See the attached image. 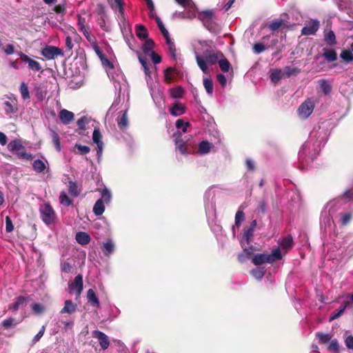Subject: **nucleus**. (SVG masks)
Listing matches in <instances>:
<instances>
[{"mask_svg":"<svg viewBox=\"0 0 353 353\" xmlns=\"http://www.w3.org/2000/svg\"><path fill=\"white\" fill-rule=\"evenodd\" d=\"M221 57H223L222 52H214L213 50H206L203 52V56H196V61L202 72L205 74H208L210 72V70L207 64L214 65L216 63L219 58Z\"/></svg>","mask_w":353,"mask_h":353,"instance_id":"f257e3e1","label":"nucleus"},{"mask_svg":"<svg viewBox=\"0 0 353 353\" xmlns=\"http://www.w3.org/2000/svg\"><path fill=\"white\" fill-rule=\"evenodd\" d=\"M281 259L282 255L281 251L279 248H276L273 250L270 254L261 253L254 255L252 259V262L255 265H261L264 263H272Z\"/></svg>","mask_w":353,"mask_h":353,"instance_id":"f03ea898","label":"nucleus"},{"mask_svg":"<svg viewBox=\"0 0 353 353\" xmlns=\"http://www.w3.org/2000/svg\"><path fill=\"white\" fill-rule=\"evenodd\" d=\"M39 213L42 221L48 225L55 222L57 219L56 213L50 203H46L39 208Z\"/></svg>","mask_w":353,"mask_h":353,"instance_id":"7ed1b4c3","label":"nucleus"},{"mask_svg":"<svg viewBox=\"0 0 353 353\" xmlns=\"http://www.w3.org/2000/svg\"><path fill=\"white\" fill-rule=\"evenodd\" d=\"M314 108V101L311 99H307L300 105L298 112L301 117L305 119L312 113Z\"/></svg>","mask_w":353,"mask_h":353,"instance_id":"20e7f679","label":"nucleus"},{"mask_svg":"<svg viewBox=\"0 0 353 353\" xmlns=\"http://www.w3.org/2000/svg\"><path fill=\"white\" fill-rule=\"evenodd\" d=\"M41 54L47 59H53L55 57L63 56L61 49L54 46H48L41 50Z\"/></svg>","mask_w":353,"mask_h":353,"instance_id":"39448f33","label":"nucleus"},{"mask_svg":"<svg viewBox=\"0 0 353 353\" xmlns=\"http://www.w3.org/2000/svg\"><path fill=\"white\" fill-rule=\"evenodd\" d=\"M214 17V10H205L201 11L198 14V18L201 20L203 25L211 31V28L210 27L211 24L212 20Z\"/></svg>","mask_w":353,"mask_h":353,"instance_id":"423d86ee","label":"nucleus"},{"mask_svg":"<svg viewBox=\"0 0 353 353\" xmlns=\"http://www.w3.org/2000/svg\"><path fill=\"white\" fill-rule=\"evenodd\" d=\"M78 26L79 30L83 33V36L89 42H92L95 37L91 34L90 28L85 25V19L78 16Z\"/></svg>","mask_w":353,"mask_h":353,"instance_id":"0eeeda50","label":"nucleus"},{"mask_svg":"<svg viewBox=\"0 0 353 353\" xmlns=\"http://www.w3.org/2000/svg\"><path fill=\"white\" fill-rule=\"evenodd\" d=\"M30 296H19L15 299L13 303L8 305V310L17 312L19 308L24 307L30 301Z\"/></svg>","mask_w":353,"mask_h":353,"instance_id":"6e6552de","label":"nucleus"},{"mask_svg":"<svg viewBox=\"0 0 353 353\" xmlns=\"http://www.w3.org/2000/svg\"><path fill=\"white\" fill-rule=\"evenodd\" d=\"M319 28V21L317 20H312L305 25L301 30L303 35L315 34Z\"/></svg>","mask_w":353,"mask_h":353,"instance_id":"1a4fd4ad","label":"nucleus"},{"mask_svg":"<svg viewBox=\"0 0 353 353\" xmlns=\"http://www.w3.org/2000/svg\"><path fill=\"white\" fill-rule=\"evenodd\" d=\"M92 336L99 340L100 346L102 350H105L108 348L110 345V341L108 336L99 330H94L92 332Z\"/></svg>","mask_w":353,"mask_h":353,"instance_id":"9d476101","label":"nucleus"},{"mask_svg":"<svg viewBox=\"0 0 353 353\" xmlns=\"http://www.w3.org/2000/svg\"><path fill=\"white\" fill-rule=\"evenodd\" d=\"M18 54L19 55L20 59L23 61L28 63V68L30 70H32L37 71V72L41 70V66L38 61L30 59L28 55L23 53L22 52H18Z\"/></svg>","mask_w":353,"mask_h":353,"instance_id":"9b49d317","label":"nucleus"},{"mask_svg":"<svg viewBox=\"0 0 353 353\" xmlns=\"http://www.w3.org/2000/svg\"><path fill=\"white\" fill-rule=\"evenodd\" d=\"M71 290L76 291L77 296H80L83 289V276L81 274H78L75 276L73 282L69 285Z\"/></svg>","mask_w":353,"mask_h":353,"instance_id":"f8f14e48","label":"nucleus"},{"mask_svg":"<svg viewBox=\"0 0 353 353\" xmlns=\"http://www.w3.org/2000/svg\"><path fill=\"white\" fill-rule=\"evenodd\" d=\"M59 117L63 124L68 125L74 120V114L72 112L63 109L59 112Z\"/></svg>","mask_w":353,"mask_h":353,"instance_id":"ddd939ff","label":"nucleus"},{"mask_svg":"<svg viewBox=\"0 0 353 353\" xmlns=\"http://www.w3.org/2000/svg\"><path fill=\"white\" fill-rule=\"evenodd\" d=\"M121 115L117 118V125L122 131L127 129L128 126V111H121Z\"/></svg>","mask_w":353,"mask_h":353,"instance_id":"4468645a","label":"nucleus"},{"mask_svg":"<svg viewBox=\"0 0 353 353\" xmlns=\"http://www.w3.org/2000/svg\"><path fill=\"white\" fill-rule=\"evenodd\" d=\"M350 305L349 301H345L336 310H334L329 318V321L331 322L339 318L345 312L346 307Z\"/></svg>","mask_w":353,"mask_h":353,"instance_id":"2eb2a0df","label":"nucleus"},{"mask_svg":"<svg viewBox=\"0 0 353 353\" xmlns=\"http://www.w3.org/2000/svg\"><path fill=\"white\" fill-rule=\"evenodd\" d=\"M185 112V106L181 103H174L170 108V114L174 117L183 114Z\"/></svg>","mask_w":353,"mask_h":353,"instance_id":"dca6fc26","label":"nucleus"},{"mask_svg":"<svg viewBox=\"0 0 353 353\" xmlns=\"http://www.w3.org/2000/svg\"><path fill=\"white\" fill-rule=\"evenodd\" d=\"M175 144L176 145L177 149L181 152V154H188L190 152L188 151L187 143L184 142L183 140L181 139V133H179L177 137L176 138Z\"/></svg>","mask_w":353,"mask_h":353,"instance_id":"f3484780","label":"nucleus"},{"mask_svg":"<svg viewBox=\"0 0 353 353\" xmlns=\"http://www.w3.org/2000/svg\"><path fill=\"white\" fill-rule=\"evenodd\" d=\"M76 241L78 243H79L81 245H88L90 241V235L84 232H79L76 234L75 236Z\"/></svg>","mask_w":353,"mask_h":353,"instance_id":"a211bd4d","label":"nucleus"},{"mask_svg":"<svg viewBox=\"0 0 353 353\" xmlns=\"http://www.w3.org/2000/svg\"><path fill=\"white\" fill-rule=\"evenodd\" d=\"M92 140L93 142L97 145L99 152H101L103 143L102 141V135L99 128H95L92 134Z\"/></svg>","mask_w":353,"mask_h":353,"instance_id":"6ab92c4d","label":"nucleus"},{"mask_svg":"<svg viewBox=\"0 0 353 353\" xmlns=\"http://www.w3.org/2000/svg\"><path fill=\"white\" fill-rule=\"evenodd\" d=\"M87 299L88 303L94 307H99L100 303L99 301L92 289H89L87 292Z\"/></svg>","mask_w":353,"mask_h":353,"instance_id":"aec40b11","label":"nucleus"},{"mask_svg":"<svg viewBox=\"0 0 353 353\" xmlns=\"http://www.w3.org/2000/svg\"><path fill=\"white\" fill-rule=\"evenodd\" d=\"M111 6L112 9L119 10L118 17L121 21H124L125 16L123 0H114V2Z\"/></svg>","mask_w":353,"mask_h":353,"instance_id":"412c9836","label":"nucleus"},{"mask_svg":"<svg viewBox=\"0 0 353 353\" xmlns=\"http://www.w3.org/2000/svg\"><path fill=\"white\" fill-rule=\"evenodd\" d=\"M92 210L96 216H101L103 214L105 210V205L102 199H99L96 201Z\"/></svg>","mask_w":353,"mask_h":353,"instance_id":"4be33fe9","label":"nucleus"},{"mask_svg":"<svg viewBox=\"0 0 353 353\" xmlns=\"http://www.w3.org/2000/svg\"><path fill=\"white\" fill-rule=\"evenodd\" d=\"M319 85L325 95H327L332 92V86L327 79H320L319 81Z\"/></svg>","mask_w":353,"mask_h":353,"instance_id":"5701e85b","label":"nucleus"},{"mask_svg":"<svg viewBox=\"0 0 353 353\" xmlns=\"http://www.w3.org/2000/svg\"><path fill=\"white\" fill-rule=\"evenodd\" d=\"M77 310V305L74 304L71 300H66L65 301V305L61 310V314L68 313L72 314Z\"/></svg>","mask_w":353,"mask_h":353,"instance_id":"b1692460","label":"nucleus"},{"mask_svg":"<svg viewBox=\"0 0 353 353\" xmlns=\"http://www.w3.org/2000/svg\"><path fill=\"white\" fill-rule=\"evenodd\" d=\"M68 188V193L70 194L71 196L77 197L80 194L81 190L75 181H69Z\"/></svg>","mask_w":353,"mask_h":353,"instance_id":"393cba45","label":"nucleus"},{"mask_svg":"<svg viewBox=\"0 0 353 353\" xmlns=\"http://www.w3.org/2000/svg\"><path fill=\"white\" fill-rule=\"evenodd\" d=\"M284 78H289L292 76H296L301 72V69L296 67L285 66L283 68Z\"/></svg>","mask_w":353,"mask_h":353,"instance_id":"a878e982","label":"nucleus"},{"mask_svg":"<svg viewBox=\"0 0 353 353\" xmlns=\"http://www.w3.org/2000/svg\"><path fill=\"white\" fill-rule=\"evenodd\" d=\"M114 250V245L111 239H108L103 243L102 251L105 256H109L113 253Z\"/></svg>","mask_w":353,"mask_h":353,"instance_id":"bb28decb","label":"nucleus"},{"mask_svg":"<svg viewBox=\"0 0 353 353\" xmlns=\"http://www.w3.org/2000/svg\"><path fill=\"white\" fill-rule=\"evenodd\" d=\"M59 202L61 205L68 207L72 205V200L68 196L65 191H61L59 197Z\"/></svg>","mask_w":353,"mask_h":353,"instance_id":"cd10ccee","label":"nucleus"},{"mask_svg":"<svg viewBox=\"0 0 353 353\" xmlns=\"http://www.w3.org/2000/svg\"><path fill=\"white\" fill-rule=\"evenodd\" d=\"M282 78H284V74L281 69H275L270 74L271 81L274 83H278Z\"/></svg>","mask_w":353,"mask_h":353,"instance_id":"c85d7f7f","label":"nucleus"},{"mask_svg":"<svg viewBox=\"0 0 353 353\" xmlns=\"http://www.w3.org/2000/svg\"><path fill=\"white\" fill-rule=\"evenodd\" d=\"M324 52L323 57L330 62L334 61L337 59V54L334 50L323 49Z\"/></svg>","mask_w":353,"mask_h":353,"instance_id":"c756f323","label":"nucleus"},{"mask_svg":"<svg viewBox=\"0 0 353 353\" xmlns=\"http://www.w3.org/2000/svg\"><path fill=\"white\" fill-rule=\"evenodd\" d=\"M218 63L220 69L223 72H228L231 68L230 63L224 56L223 57L219 58Z\"/></svg>","mask_w":353,"mask_h":353,"instance_id":"7c9ffc66","label":"nucleus"},{"mask_svg":"<svg viewBox=\"0 0 353 353\" xmlns=\"http://www.w3.org/2000/svg\"><path fill=\"white\" fill-rule=\"evenodd\" d=\"M211 149V144L208 141H202L199 144L198 152L200 154H208Z\"/></svg>","mask_w":353,"mask_h":353,"instance_id":"2f4dec72","label":"nucleus"},{"mask_svg":"<svg viewBox=\"0 0 353 353\" xmlns=\"http://www.w3.org/2000/svg\"><path fill=\"white\" fill-rule=\"evenodd\" d=\"M137 37L140 39H145L148 37V30L143 25L137 26Z\"/></svg>","mask_w":353,"mask_h":353,"instance_id":"473e14b6","label":"nucleus"},{"mask_svg":"<svg viewBox=\"0 0 353 353\" xmlns=\"http://www.w3.org/2000/svg\"><path fill=\"white\" fill-rule=\"evenodd\" d=\"M154 46V41L151 39H147L142 47V50L145 55H148L152 52V51H153L152 48Z\"/></svg>","mask_w":353,"mask_h":353,"instance_id":"72a5a7b5","label":"nucleus"},{"mask_svg":"<svg viewBox=\"0 0 353 353\" xmlns=\"http://www.w3.org/2000/svg\"><path fill=\"white\" fill-rule=\"evenodd\" d=\"M316 338L318 339L319 343L325 344L331 341L332 335L330 334H325L321 332L315 334Z\"/></svg>","mask_w":353,"mask_h":353,"instance_id":"f704fd0d","label":"nucleus"},{"mask_svg":"<svg viewBox=\"0 0 353 353\" xmlns=\"http://www.w3.org/2000/svg\"><path fill=\"white\" fill-rule=\"evenodd\" d=\"M23 145L18 140H14L9 143L8 148L11 152H19L21 149H23Z\"/></svg>","mask_w":353,"mask_h":353,"instance_id":"c9c22d12","label":"nucleus"},{"mask_svg":"<svg viewBox=\"0 0 353 353\" xmlns=\"http://www.w3.org/2000/svg\"><path fill=\"white\" fill-rule=\"evenodd\" d=\"M324 40L330 46H333L336 43V36L332 30H330L325 34Z\"/></svg>","mask_w":353,"mask_h":353,"instance_id":"e433bc0d","label":"nucleus"},{"mask_svg":"<svg viewBox=\"0 0 353 353\" xmlns=\"http://www.w3.org/2000/svg\"><path fill=\"white\" fill-rule=\"evenodd\" d=\"M32 167L34 171L39 173L43 172L46 169V165L44 162L40 159L34 161Z\"/></svg>","mask_w":353,"mask_h":353,"instance_id":"4c0bfd02","label":"nucleus"},{"mask_svg":"<svg viewBox=\"0 0 353 353\" xmlns=\"http://www.w3.org/2000/svg\"><path fill=\"white\" fill-rule=\"evenodd\" d=\"M89 120L86 117H82L81 118L79 119L77 121V124L79 127L78 130L77 132L79 134H81V132L85 130V125L88 123Z\"/></svg>","mask_w":353,"mask_h":353,"instance_id":"58836bf2","label":"nucleus"},{"mask_svg":"<svg viewBox=\"0 0 353 353\" xmlns=\"http://www.w3.org/2000/svg\"><path fill=\"white\" fill-rule=\"evenodd\" d=\"M203 85L208 94H212L213 93L214 86L213 81L210 78H204Z\"/></svg>","mask_w":353,"mask_h":353,"instance_id":"ea45409f","label":"nucleus"},{"mask_svg":"<svg viewBox=\"0 0 353 353\" xmlns=\"http://www.w3.org/2000/svg\"><path fill=\"white\" fill-rule=\"evenodd\" d=\"M19 90L23 99L26 100L30 98L28 87L25 82L21 83Z\"/></svg>","mask_w":353,"mask_h":353,"instance_id":"a19ab883","label":"nucleus"},{"mask_svg":"<svg viewBox=\"0 0 353 353\" xmlns=\"http://www.w3.org/2000/svg\"><path fill=\"white\" fill-rule=\"evenodd\" d=\"M52 141V143L56 148V150L59 152L61 150V142H60V138L55 131L52 130L51 134Z\"/></svg>","mask_w":353,"mask_h":353,"instance_id":"79ce46f5","label":"nucleus"},{"mask_svg":"<svg viewBox=\"0 0 353 353\" xmlns=\"http://www.w3.org/2000/svg\"><path fill=\"white\" fill-rule=\"evenodd\" d=\"M293 244V239L292 236L288 235L283 238L281 242V246L285 250L290 248Z\"/></svg>","mask_w":353,"mask_h":353,"instance_id":"37998d69","label":"nucleus"},{"mask_svg":"<svg viewBox=\"0 0 353 353\" xmlns=\"http://www.w3.org/2000/svg\"><path fill=\"white\" fill-rule=\"evenodd\" d=\"M176 72L174 68H168L164 71V77L165 81L170 83L173 80V74Z\"/></svg>","mask_w":353,"mask_h":353,"instance_id":"c03bdc74","label":"nucleus"},{"mask_svg":"<svg viewBox=\"0 0 353 353\" xmlns=\"http://www.w3.org/2000/svg\"><path fill=\"white\" fill-rule=\"evenodd\" d=\"M139 61L141 63L142 67L143 68L145 74L146 75L150 76V68L148 66V62L147 61V59L145 57H142L141 55H139Z\"/></svg>","mask_w":353,"mask_h":353,"instance_id":"a18cd8bd","label":"nucleus"},{"mask_svg":"<svg viewBox=\"0 0 353 353\" xmlns=\"http://www.w3.org/2000/svg\"><path fill=\"white\" fill-rule=\"evenodd\" d=\"M183 94H184V90L180 86L175 88H172L170 91V94H171L172 97L175 98V99L183 97Z\"/></svg>","mask_w":353,"mask_h":353,"instance_id":"49530a36","label":"nucleus"},{"mask_svg":"<svg viewBox=\"0 0 353 353\" xmlns=\"http://www.w3.org/2000/svg\"><path fill=\"white\" fill-rule=\"evenodd\" d=\"M17 155L22 159L30 161L32 160L33 157L30 153H28L24 147H23V149H21L19 152H17Z\"/></svg>","mask_w":353,"mask_h":353,"instance_id":"de8ad7c7","label":"nucleus"},{"mask_svg":"<svg viewBox=\"0 0 353 353\" xmlns=\"http://www.w3.org/2000/svg\"><path fill=\"white\" fill-rule=\"evenodd\" d=\"M264 268H255L251 272L252 275L258 280H261L265 274Z\"/></svg>","mask_w":353,"mask_h":353,"instance_id":"09e8293b","label":"nucleus"},{"mask_svg":"<svg viewBox=\"0 0 353 353\" xmlns=\"http://www.w3.org/2000/svg\"><path fill=\"white\" fill-rule=\"evenodd\" d=\"M340 57L342 59L347 62H351L353 61V54L352 51L344 50L341 52Z\"/></svg>","mask_w":353,"mask_h":353,"instance_id":"8fccbe9b","label":"nucleus"},{"mask_svg":"<svg viewBox=\"0 0 353 353\" xmlns=\"http://www.w3.org/2000/svg\"><path fill=\"white\" fill-rule=\"evenodd\" d=\"M176 128L178 129H182L183 132H187L188 128L190 125L189 122H184L183 119H178L175 123Z\"/></svg>","mask_w":353,"mask_h":353,"instance_id":"3c124183","label":"nucleus"},{"mask_svg":"<svg viewBox=\"0 0 353 353\" xmlns=\"http://www.w3.org/2000/svg\"><path fill=\"white\" fill-rule=\"evenodd\" d=\"M283 25V20H274L272 21L269 25L268 28L272 31L277 30L279 28H280Z\"/></svg>","mask_w":353,"mask_h":353,"instance_id":"603ef678","label":"nucleus"},{"mask_svg":"<svg viewBox=\"0 0 353 353\" xmlns=\"http://www.w3.org/2000/svg\"><path fill=\"white\" fill-rule=\"evenodd\" d=\"M3 105L5 107V112L6 114H9L10 113H15L17 111V108L14 107V105L10 101H5L3 103Z\"/></svg>","mask_w":353,"mask_h":353,"instance_id":"864d4df0","label":"nucleus"},{"mask_svg":"<svg viewBox=\"0 0 353 353\" xmlns=\"http://www.w3.org/2000/svg\"><path fill=\"white\" fill-rule=\"evenodd\" d=\"M77 149V153L81 155H84L90 152V148L87 145H82L81 144H76L74 146Z\"/></svg>","mask_w":353,"mask_h":353,"instance_id":"5fc2aeb1","label":"nucleus"},{"mask_svg":"<svg viewBox=\"0 0 353 353\" xmlns=\"http://www.w3.org/2000/svg\"><path fill=\"white\" fill-rule=\"evenodd\" d=\"M327 350L330 352H338L339 351V345L337 339H333L327 346Z\"/></svg>","mask_w":353,"mask_h":353,"instance_id":"6e6d98bb","label":"nucleus"},{"mask_svg":"<svg viewBox=\"0 0 353 353\" xmlns=\"http://www.w3.org/2000/svg\"><path fill=\"white\" fill-rule=\"evenodd\" d=\"M254 230H253L252 228H250L245 230V231H244L243 238L245 239V240L248 244H249L252 241V238L254 234Z\"/></svg>","mask_w":353,"mask_h":353,"instance_id":"4d7b16f0","label":"nucleus"},{"mask_svg":"<svg viewBox=\"0 0 353 353\" xmlns=\"http://www.w3.org/2000/svg\"><path fill=\"white\" fill-rule=\"evenodd\" d=\"M17 323L15 321V320L13 318H9V319H5L2 322V326L3 327L4 329L8 330V329L10 328L11 327L16 325Z\"/></svg>","mask_w":353,"mask_h":353,"instance_id":"13d9d810","label":"nucleus"},{"mask_svg":"<svg viewBox=\"0 0 353 353\" xmlns=\"http://www.w3.org/2000/svg\"><path fill=\"white\" fill-rule=\"evenodd\" d=\"M101 199L104 202H105L106 204H108L110 202L112 195L110 192L105 188L101 191Z\"/></svg>","mask_w":353,"mask_h":353,"instance_id":"bf43d9fd","label":"nucleus"},{"mask_svg":"<svg viewBox=\"0 0 353 353\" xmlns=\"http://www.w3.org/2000/svg\"><path fill=\"white\" fill-rule=\"evenodd\" d=\"M245 214L242 210H238L235 214V225L239 227L244 220Z\"/></svg>","mask_w":353,"mask_h":353,"instance_id":"052dcab7","label":"nucleus"},{"mask_svg":"<svg viewBox=\"0 0 353 353\" xmlns=\"http://www.w3.org/2000/svg\"><path fill=\"white\" fill-rule=\"evenodd\" d=\"M32 310L34 314H41L44 312L45 307L40 303H34L32 305Z\"/></svg>","mask_w":353,"mask_h":353,"instance_id":"680f3d73","label":"nucleus"},{"mask_svg":"<svg viewBox=\"0 0 353 353\" xmlns=\"http://www.w3.org/2000/svg\"><path fill=\"white\" fill-rule=\"evenodd\" d=\"M92 42L94 43L93 48L94 50V52H96L99 58L101 59V61H103V59H105V55L103 53L102 50L99 47L95 39Z\"/></svg>","mask_w":353,"mask_h":353,"instance_id":"e2e57ef3","label":"nucleus"},{"mask_svg":"<svg viewBox=\"0 0 353 353\" xmlns=\"http://www.w3.org/2000/svg\"><path fill=\"white\" fill-rule=\"evenodd\" d=\"M45 330H46V327H45V325H43L41 327V328L40 329L39 332L32 339V343L34 344H35L40 340V339L44 334Z\"/></svg>","mask_w":353,"mask_h":353,"instance_id":"0e129e2a","label":"nucleus"},{"mask_svg":"<svg viewBox=\"0 0 353 353\" xmlns=\"http://www.w3.org/2000/svg\"><path fill=\"white\" fill-rule=\"evenodd\" d=\"M14 230V225L10 216L6 217V231L7 232H11Z\"/></svg>","mask_w":353,"mask_h":353,"instance_id":"69168bd1","label":"nucleus"},{"mask_svg":"<svg viewBox=\"0 0 353 353\" xmlns=\"http://www.w3.org/2000/svg\"><path fill=\"white\" fill-rule=\"evenodd\" d=\"M265 46L262 43H255L253 46V51L256 54H260L265 50Z\"/></svg>","mask_w":353,"mask_h":353,"instance_id":"338daca9","label":"nucleus"},{"mask_svg":"<svg viewBox=\"0 0 353 353\" xmlns=\"http://www.w3.org/2000/svg\"><path fill=\"white\" fill-rule=\"evenodd\" d=\"M352 219L351 213H344L341 214V223L343 225H346L349 223L350 219Z\"/></svg>","mask_w":353,"mask_h":353,"instance_id":"774afa93","label":"nucleus"}]
</instances>
